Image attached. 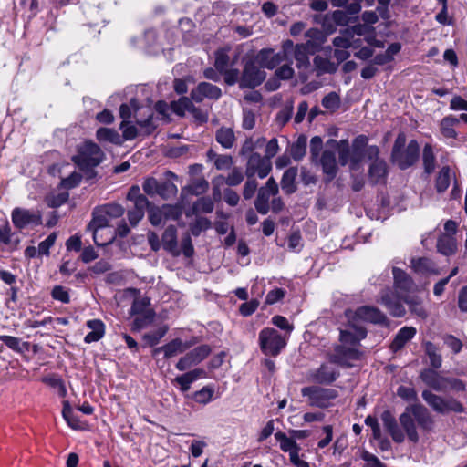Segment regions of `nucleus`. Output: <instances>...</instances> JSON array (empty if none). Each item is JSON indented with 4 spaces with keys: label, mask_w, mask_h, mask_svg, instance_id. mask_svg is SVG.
Listing matches in <instances>:
<instances>
[{
    "label": "nucleus",
    "mask_w": 467,
    "mask_h": 467,
    "mask_svg": "<svg viewBox=\"0 0 467 467\" xmlns=\"http://www.w3.org/2000/svg\"><path fill=\"white\" fill-rule=\"evenodd\" d=\"M384 428L397 443L404 442L407 438L416 444L420 441V432L428 433L433 431L435 421L428 409L420 403L408 406L399 417L400 427L393 415L386 410L381 414Z\"/></svg>",
    "instance_id": "f257e3e1"
},
{
    "label": "nucleus",
    "mask_w": 467,
    "mask_h": 467,
    "mask_svg": "<svg viewBox=\"0 0 467 467\" xmlns=\"http://www.w3.org/2000/svg\"><path fill=\"white\" fill-rule=\"evenodd\" d=\"M405 143L403 135H399L395 140L392 150V160L401 170H405L413 165L420 155L419 143L412 140L409 142L405 149H402Z\"/></svg>",
    "instance_id": "f03ea898"
},
{
    "label": "nucleus",
    "mask_w": 467,
    "mask_h": 467,
    "mask_svg": "<svg viewBox=\"0 0 467 467\" xmlns=\"http://www.w3.org/2000/svg\"><path fill=\"white\" fill-rule=\"evenodd\" d=\"M105 157L99 145L86 141L78 149V153L72 157L73 162L81 170L88 171L99 166Z\"/></svg>",
    "instance_id": "7ed1b4c3"
},
{
    "label": "nucleus",
    "mask_w": 467,
    "mask_h": 467,
    "mask_svg": "<svg viewBox=\"0 0 467 467\" xmlns=\"http://www.w3.org/2000/svg\"><path fill=\"white\" fill-rule=\"evenodd\" d=\"M287 335H282L273 327L263 328L258 335V344L262 353L269 357H276L287 344Z\"/></svg>",
    "instance_id": "20e7f679"
},
{
    "label": "nucleus",
    "mask_w": 467,
    "mask_h": 467,
    "mask_svg": "<svg viewBox=\"0 0 467 467\" xmlns=\"http://www.w3.org/2000/svg\"><path fill=\"white\" fill-rule=\"evenodd\" d=\"M346 317L349 322L363 326L364 323L388 326L389 319L387 316L379 308L369 306L358 307L355 310L348 309L345 312Z\"/></svg>",
    "instance_id": "39448f33"
},
{
    "label": "nucleus",
    "mask_w": 467,
    "mask_h": 467,
    "mask_svg": "<svg viewBox=\"0 0 467 467\" xmlns=\"http://www.w3.org/2000/svg\"><path fill=\"white\" fill-rule=\"evenodd\" d=\"M421 395L425 402L437 413L448 414L464 411L462 404L452 397H441L428 389L423 390Z\"/></svg>",
    "instance_id": "423d86ee"
},
{
    "label": "nucleus",
    "mask_w": 467,
    "mask_h": 467,
    "mask_svg": "<svg viewBox=\"0 0 467 467\" xmlns=\"http://www.w3.org/2000/svg\"><path fill=\"white\" fill-rule=\"evenodd\" d=\"M365 157L369 160L368 181L371 184L385 183L388 176L387 162L379 158V149L378 146H368L365 150Z\"/></svg>",
    "instance_id": "0eeeda50"
},
{
    "label": "nucleus",
    "mask_w": 467,
    "mask_h": 467,
    "mask_svg": "<svg viewBox=\"0 0 467 467\" xmlns=\"http://www.w3.org/2000/svg\"><path fill=\"white\" fill-rule=\"evenodd\" d=\"M301 393L304 397L308 398L309 405L318 408L329 407L338 396V392L334 389H324L317 386L305 387Z\"/></svg>",
    "instance_id": "6e6552de"
},
{
    "label": "nucleus",
    "mask_w": 467,
    "mask_h": 467,
    "mask_svg": "<svg viewBox=\"0 0 467 467\" xmlns=\"http://www.w3.org/2000/svg\"><path fill=\"white\" fill-rule=\"evenodd\" d=\"M292 49L293 42L286 40L283 43L282 51L275 53L272 49H262L257 54L256 60L261 67L273 69L286 59Z\"/></svg>",
    "instance_id": "1a4fd4ad"
},
{
    "label": "nucleus",
    "mask_w": 467,
    "mask_h": 467,
    "mask_svg": "<svg viewBox=\"0 0 467 467\" xmlns=\"http://www.w3.org/2000/svg\"><path fill=\"white\" fill-rule=\"evenodd\" d=\"M279 188L273 177H270L266 183L258 189L257 197L254 201L256 211L265 215L270 211V198L278 194Z\"/></svg>",
    "instance_id": "9d476101"
},
{
    "label": "nucleus",
    "mask_w": 467,
    "mask_h": 467,
    "mask_svg": "<svg viewBox=\"0 0 467 467\" xmlns=\"http://www.w3.org/2000/svg\"><path fill=\"white\" fill-rule=\"evenodd\" d=\"M14 226L22 230L27 226H38L42 224V215L37 210H28L16 207L11 213Z\"/></svg>",
    "instance_id": "9b49d317"
},
{
    "label": "nucleus",
    "mask_w": 467,
    "mask_h": 467,
    "mask_svg": "<svg viewBox=\"0 0 467 467\" xmlns=\"http://www.w3.org/2000/svg\"><path fill=\"white\" fill-rule=\"evenodd\" d=\"M265 78V71L253 60L245 63L243 74L240 78L241 88H254L259 86Z\"/></svg>",
    "instance_id": "f8f14e48"
},
{
    "label": "nucleus",
    "mask_w": 467,
    "mask_h": 467,
    "mask_svg": "<svg viewBox=\"0 0 467 467\" xmlns=\"http://www.w3.org/2000/svg\"><path fill=\"white\" fill-rule=\"evenodd\" d=\"M210 353L209 345H201L182 357L175 367L180 371H186L204 360Z\"/></svg>",
    "instance_id": "ddd939ff"
},
{
    "label": "nucleus",
    "mask_w": 467,
    "mask_h": 467,
    "mask_svg": "<svg viewBox=\"0 0 467 467\" xmlns=\"http://www.w3.org/2000/svg\"><path fill=\"white\" fill-rule=\"evenodd\" d=\"M271 170L272 164L268 159L262 157L259 153H253L248 158L245 174L247 178L257 174L260 179H264L270 173Z\"/></svg>",
    "instance_id": "4468645a"
},
{
    "label": "nucleus",
    "mask_w": 467,
    "mask_h": 467,
    "mask_svg": "<svg viewBox=\"0 0 467 467\" xmlns=\"http://www.w3.org/2000/svg\"><path fill=\"white\" fill-rule=\"evenodd\" d=\"M401 300L403 301V298L400 297L394 291L388 288L381 291L378 302L383 305L392 317H402L406 314V309L403 306Z\"/></svg>",
    "instance_id": "2eb2a0df"
},
{
    "label": "nucleus",
    "mask_w": 467,
    "mask_h": 467,
    "mask_svg": "<svg viewBox=\"0 0 467 467\" xmlns=\"http://www.w3.org/2000/svg\"><path fill=\"white\" fill-rule=\"evenodd\" d=\"M367 336L366 328L354 322H349L340 330L341 346L357 347Z\"/></svg>",
    "instance_id": "dca6fc26"
},
{
    "label": "nucleus",
    "mask_w": 467,
    "mask_h": 467,
    "mask_svg": "<svg viewBox=\"0 0 467 467\" xmlns=\"http://www.w3.org/2000/svg\"><path fill=\"white\" fill-rule=\"evenodd\" d=\"M360 357L361 352L357 347L338 346L335 348V352L330 355L329 360L331 363L349 368L352 367V362L358 360Z\"/></svg>",
    "instance_id": "f3484780"
},
{
    "label": "nucleus",
    "mask_w": 467,
    "mask_h": 467,
    "mask_svg": "<svg viewBox=\"0 0 467 467\" xmlns=\"http://www.w3.org/2000/svg\"><path fill=\"white\" fill-rule=\"evenodd\" d=\"M109 218L106 214L105 211L103 210V208L101 206L96 208L93 211L92 220L88 225V230L93 232V240H94V243L98 246L107 245L109 243H111V241H112V238H109V240H107L105 242L99 241V231L100 229H103V228L109 226Z\"/></svg>",
    "instance_id": "a211bd4d"
},
{
    "label": "nucleus",
    "mask_w": 467,
    "mask_h": 467,
    "mask_svg": "<svg viewBox=\"0 0 467 467\" xmlns=\"http://www.w3.org/2000/svg\"><path fill=\"white\" fill-rule=\"evenodd\" d=\"M369 27L365 25H358L351 28L345 29L340 36L333 39V45L336 48L348 49L354 45L353 37L355 36L366 35Z\"/></svg>",
    "instance_id": "6ab92c4d"
},
{
    "label": "nucleus",
    "mask_w": 467,
    "mask_h": 467,
    "mask_svg": "<svg viewBox=\"0 0 467 467\" xmlns=\"http://www.w3.org/2000/svg\"><path fill=\"white\" fill-rule=\"evenodd\" d=\"M196 344V340H189L182 341L181 338H175L169 342L168 344L157 348L153 350V356L158 355L161 352H163L165 358H171L172 357L177 356L178 354H182L193 345Z\"/></svg>",
    "instance_id": "aec40b11"
},
{
    "label": "nucleus",
    "mask_w": 467,
    "mask_h": 467,
    "mask_svg": "<svg viewBox=\"0 0 467 467\" xmlns=\"http://www.w3.org/2000/svg\"><path fill=\"white\" fill-rule=\"evenodd\" d=\"M221 96V88L208 82L199 83L191 92V99L196 102H202L204 99H218Z\"/></svg>",
    "instance_id": "412c9836"
},
{
    "label": "nucleus",
    "mask_w": 467,
    "mask_h": 467,
    "mask_svg": "<svg viewBox=\"0 0 467 467\" xmlns=\"http://www.w3.org/2000/svg\"><path fill=\"white\" fill-rule=\"evenodd\" d=\"M20 244V238L12 232L8 221L0 227V252H13L17 250Z\"/></svg>",
    "instance_id": "4be33fe9"
},
{
    "label": "nucleus",
    "mask_w": 467,
    "mask_h": 467,
    "mask_svg": "<svg viewBox=\"0 0 467 467\" xmlns=\"http://www.w3.org/2000/svg\"><path fill=\"white\" fill-rule=\"evenodd\" d=\"M420 378L430 388L436 391L446 390L447 378L441 376L434 369L427 368L421 371Z\"/></svg>",
    "instance_id": "5701e85b"
},
{
    "label": "nucleus",
    "mask_w": 467,
    "mask_h": 467,
    "mask_svg": "<svg viewBox=\"0 0 467 467\" xmlns=\"http://www.w3.org/2000/svg\"><path fill=\"white\" fill-rule=\"evenodd\" d=\"M294 53L295 59L296 61V67L299 70H303L304 73L308 72L310 69V60L309 55L315 53L316 51H312L308 46L306 44H300L293 46V49L290 53Z\"/></svg>",
    "instance_id": "b1692460"
},
{
    "label": "nucleus",
    "mask_w": 467,
    "mask_h": 467,
    "mask_svg": "<svg viewBox=\"0 0 467 467\" xmlns=\"http://www.w3.org/2000/svg\"><path fill=\"white\" fill-rule=\"evenodd\" d=\"M417 334V330L413 327H403L395 335L389 348L396 353L401 350L408 342H410Z\"/></svg>",
    "instance_id": "393cba45"
},
{
    "label": "nucleus",
    "mask_w": 467,
    "mask_h": 467,
    "mask_svg": "<svg viewBox=\"0 0 467 467\" xmlns=\"http://www.w3.org/2000/svg\"><path fill=\"white\" fill-rule=\"evenodd\" d=\"M338 372L330 365H321L311 374V379L320 384H329L337 379Z\"/></svg>",
    "instance_id": "a878e982"
},
{
    "label": "nucleus",
    "mask_w": 467,
    "mask_h": 467,
    "mask_svg": "<svg viewBox=\"0 0 467 467\" xmlns=\"http://www.w3.org/2000/svg\"><path fill=\"white\" fill-rule=\"evenodd\" d=\"M368 139L366 136L360 135L357 137L353 141V150L351 152V170L358 169L362 156H365V150L368 147Z\"/></svg>",
    "instance_id": "bb28decb"
},
{
    "label": "nucleus",
    "mask_w": 467,
    "mask_h": 467,
    "mask_svg": "<svg viewBox=\"0 0 467 467\" xmlns=\"http://www.w3.org/2000/svg\"><path fill=\"white\" fill-rule=\"evenodd\" d=\"M319 161L324 173L331 177H334L337 174V162L336 159V152L332 148H327L323 151Z\"/></svg>",
    "instance_id": "cd10ccee"
},
{
    "label": "nucleus",
    "mask_w": 467,
    "mask_h": 467,
    "mask_svg": "<svg viewBox=\"0 0 467 467\" xmlns=\"http://www.w3.org/2000/svg\"><path fill=\"white\" fill-rule=\"evenodd\" d=\"M392 274L396 290L409 292L412 289L414 283L407 273L398 267H393Z\"/></svg>",
    "instance_id": "c85d7f7f"
},
{
    "label": "nucleus",
    "mask_w": 467,
    "mask_h": 467,
    "mask_svg": "<svg viewBox=\"0 0 467 467\" xmlns=\"http://www.w3.org/2000/svg\"><path fill=\"white\" fill-rule=\"evenodd\" d=\"M411 266L415 273L422 275L439 274L436 265L431 259L426 257L412 259Z\"/></svg>",
    "instance_id": "c756f323"
},
{
    "label": "nucleus",
    "mask_w": 467,
    "mask_h": 467,
    "mask_svg": "<svg viewBox=\"0 0 467 467\" xmlns=\"http://www.w3.org/2000/svg\"><path fill=\"white\" fill-rule=\"evenodd\" d=\"M87 327L90 329V332H88L84 338L86 343L89 344L92 342H97L103 337L105 334V325L101 320H88L87 322Z\"/></svg>",
    "instance_id": "7c9ffc66"
},
{
    "label": "nucleus",
    "mask_w": 467,
    "mask_h": 467,
    "mask_svg": "<svg viewBox=\"0 0 467 467\" xmlns=\"http://www.w3.org/2000/svg\"><path fill=\"white\" fill-rule=\"evenodd\" d=\"M327 147L332 148L335 152L338 153L339 162L341 165H346L348 161L351 164V153L347 140L337 141L330 140L327 142Z\"/></svg>",
    "instance_id": "2f4dec72"
},
{
    "label": "nucleus",
    "mask_w": 467,
    "mask_h": 467,
    "mask_svg": "<svg viewBox=\"0 0 467 467\" xmlns=\"http://www.w3.org/2000/svg\"><path fill=\"white\" fill-rule=\"evenodd\" d=\"M215 140L223 148L231 149L236 141V137L232 128L221 127L215 132Z\"/></svg>",
    "instance_id": "473e14b6"
},
{
    "label": "nucleus",
    "mask_w": 467,
    "mask_h": 467,
    "mask_svg": "<svg viewBox=\"0 0 467 467\" xmlns=\"http://www.w3.org/2000/svg\"><path fill=\"white\" fill-rule=\"evenodd\" d=\"M306 36L308 38L305 43L312 49V51L318 50L326 41V36L323 31L317 28H310L306 32Z\"/></svg>",
    "instance_id": "72a5a7b5"
},
{
    "label": "nucleus",
    "mask_w": 467,
    "mask_h": 467,
    "mask_svg": "<svg viewBox=\"0 0 467 467\" xmlns=\"http://www.w3.org/2000/svg\"><path fill=\"white\" fill-rule=\"evenodd\" d=\"M437 249L444 255L454 254L457 249L455 238L451 234H441L437 242Z\"/></svg>",
    "instance_id": "f704fd0d"
},
{
    "label": "nucleus",
    "mask_w": 467,
    "mask_h": 467,
    "mask_svg": "<svg viewBox=\"0 0 467 467\" xmlns=\"http://www.w3.org/2000/svg\"><path fill=\"white\" fill-rule=\"evenodd\" d=\"M96 138L100 142H110L116 145H120L122 143V139L118 131L109 128L98 129Z\"/></svg>",
    "instance_id": "c9c22d12"
},
{
    "label": "nucleus",
    "mask_w": 467,
    "mask_h": 467,
    "mask_svg": "<svg viewBox=\"0 0 467 467\" xmlns=\"http://www.w3.org/2000/svg\"><path fill=\"white\" fill-rule=\"evenodd\" d=\"M403 301L408 305L411 314L425 319L428 317V312L423 306L422 301L418 296H406Z\"/></svg>",
    "instance_id": "e433bc0d"
},
{
    "label": "nucleus",
    "mask_w": 467,
    "mask_h": 467,
    "mask_svg": "<svg viewBox=\"0 0 467 467\" xmlns=\"http://www.w3.org/2000/svg\"><path fill=\"white\" fill-rule=\"evenodd\" d=\"M297 175L296 168H289L286 170L281 179V187L282 190L286 194H291L296 191L295 179Z\"/></svg>",
    "instance_id": "4c0bfd02"
},
{
    "label": "nucleus",
    "mask_w": 467,
    "mask_h": 467,
    "mask_svg": "<svg viewBox=\"0 0 467 467\" xmlns=\"http://www.w3.org/2000/svg\"><path fill=\"white\" fill-rule=\"evenodd\" d=\"M163 248L171 253L177 249V230L175 226H168L162 234Z\"/></svg>",
    "instance_id": "58836bf2"
},
{
    "label": "nucleus",
    "mask_w": 467,
    "mask_h": 467,
    "mask_svg": "<svg viewBox=\"0 0 467 467\" xmlns=\"http://www.w3.org/2000/svg\"><path fill=\"white\" fill-rule=\"evenodd\" d=\"M422 162L427 174H431L436 168V157L431 144L427 143L423 147Z\"/></svg>",
    "instance_id": "ea45409f"
},
{
    "label": "nucleus",
    "mask_w": 467,
    "mask_h": 467,
    "mask_svg": "<svg viewBox=\"0 0 467 467\" xmlns=\"http://www.w3.org/2000/svg\"><path fill=\"white\" fill-rule=\"evenodd\" d=\"M62 415L70 428H72L74 430H82L83 429L82 422L79 420L78 416L74 414L73 410L70 407L68 401L64 402Z\"/></svg>",
    "instance_id": "a19ab883"
},
{
    "label": "nucleus",
    "mask_w": 467,
    "mask_h": 467,
    "mask_svg": "<svg viewBox=\"0 0 467 467\" xmlns=\"http://www.w3.org/2000/svg\"><path fill=\"white\" fill-rule=\"evenodd\" d=\"M458 119L449 116L444 118L441 121V134L450 139H454L457 136V132L455 131V126L459 123Z\"/></svg>",
    "instance_id": "79ce46f5"
},
{
    "label": "nucleus",
    "mask_w": 467,
    "mask_h": 467,
    "mask_svg": "<svg viewBox=\"0 0 467 467\" xmlns=\"http://www.w3.org/2000/svg\"><path fill=\"white\" fill-rule=\"evenodd\" d=\"M177 192L178 188L172 182L164 181L159 182L156 195H159L163 200H170L175 197Z\"/></svg>",
    "instance_id": "37998d69"
},
{
    "label": "nucleus",
    "mask_w": 467,
    "mask_h": 467,
    "mask_svg": "<svg viewBox=\"0 0 467 467\" xmlns=\"http://www.w3.org/2000/svg\"><path fill=\"white\" fill-rule=\"evenodd\" d=\"M306 143L307 139L306 136L301 135L297 138V140L292 144L290 153L292 158L295 161H300L306 154Z\"/></svg>",
    "instance_id": "c03bdc74"
},
{
    "label": "nucleus",
    "mask_w": 467,
    "mask_h": 467,
    "mask_svg": "<svg viewBox=\"0 0 467 467\" xmlns=\"http://www.w3.org/2000/svg\"><path fill=\"white\" fill-rule=\"evenodd\" d=\"M424 348L426 355L430 359L431 366L435 369L440 368L442 364V359L438 351V348L431 342H426L424 344Z\"/></svg>",
    "instance_id": "a18cd8bd"
},
{
    "label": "nucleus",
    "mask_w": 467,
    "mask_h": 467,
    "mask_svg": "<svg viewBox=\"0 0 467 467\" xmlns=\"http://www.w3.org/2000/svg\"><path fill=\"white\" fill-rule=\"evenodd\" d=\"M314 66L317 70V75H321L323 73H334L337 68V65L320 56L315 57Z\"/></svg>",
    "instance_id": "49530a36"
},
{
    "label": "nucleus",
    "mask_w": 467,
    "mask_h": 467,
    "mask_svg": "<svg viewBox=\"0 0 467 467\" xmlns=\"http://www.w3.org/2000/svg\"><path fill=\"white\" fill-rule=\"evenodd\" d=\"M214 394V388L207 385L202 388L200 390L195 391L192 395V399L199 404H207L213 400Z\"/></svg>",
    "instance_id": "de8ad7c7"
},
{
    "label": "nucleus",
    "mask_w": 467,
    "mask_h": 467,
    "mask_svg": "<svg viewBox=\"0 0 467 467\" xmlns=\"http://www.w3.org/2000/svg\"><path fill=\"white\" fill-rule=\"evenodd\" d=\"M214 203L213 201L210 197H202L199 198L192 204V213L194 214L199 213H210L213 211Z\"/></svg>",
    "instance_id": "09e8293b"
},
{
    "label": "nucleus",
    "mask_w": 467,
    "mask_h": 467,
    "mask_svg": "<svg viewBox=\"0 0 467 467\" xmlns=\"http://www.w3.org/2000/svg\"><path fill=\"white\" fill-rule=\"evenodd\" d=\"M451 170L448 166H444L439 171L436 179V189L439 192H445L451 183Z\"/></svg>",
    "instance_id": "8fccbe9b"
},
{
    "label": "nucleus",
    "mask_w": 467,
    "mask_h": 467,
    "mask_svg": "<svg viewBox=\"0 0 467 467\" xmlns=\"http://www.w3.org/2000/svg\"><path fill=\"white\" fill-rule=\"evenodd\" d=\"M275 438L277 441L280 442V449L284 452H289L294 449L299 447L295 440L287 437V435L283 431H277L275 433Z\"/></svg>",
    "instance_id": "3c124183"
},
{
    "label": "nucleus",
    "mask_w": 467,
    "mask_h": 467,
    "mask_svg": "<svg viewBox=\"0 0 467 467\" xmlns=\"http://www.w3.org/2000/svg\"><path fill=\"white\" fill-rule=\"evenodd\" d=\"M0 340L3 341L10 349L18 353H22L24 351L22 347H26V348H27L28 346V343H22L20 338L12 336L0 335Z\"/></svg>",
    "instance_id": "603ef678"
},
{
    "label": "nucleus",
    "mask_w": 467,
    "mask_h": 467,
    "mask_svg": "<svg viewBox=\"0 0 467 467\" xmlns=\"http://www.w3.org/2000/svg\"><path fill=\"white\" fill-rule=\"evenodd\" d=\"M271 323L274 326L284 330V333L282 335H287V338H289L290 334L294 329V326L291 323H289L286 317L279 315L274 316L271 319Z\"/></svg>",
    "instance_id": "864d4df0"
},
{
    "label": "nucleus",
    "mask_w": 467,
    "mask_h": 467,
    "mask_svg": "<svg viewBox=\"0 0 467 467\" xmlns=\"http://www.w3.org/2000/svg\"><path fill=\"white\" fill-rule=\"evenodd\" d=\"M322 106L326 109L334 112L340 106V97L336 92H330L323 98Z\"/></svg>",
    "instance_id": "5fc2aeb1"
},
{
    "label": "nucleus",
    "mask_w": 467,
    "mask_h": 467,
    "mask_svg": "<svg viewBox=\"0 0 467 467\" xmlns=\"http://www.w3.org/2000/svg\"><path fill=\"white\" fill-rule=\"evenodd\" d=\"M192 106L191 99L187 97H182L178 101L171 104L173 111L180 116H183L186 111L190 112Z\"/></svg>",
    "instance_id": "6e6d98bb"
},
{
    "label": "nucleus",
    "mask_w": 467,
    "mask_h": 467,
    "mask_svg": "<svg viewBox=\"0 0 467 467\" xmlns=\"http://www.w3.org/2000/svg\"><path fill=\"white\" fill-rule=\"evenodd\" d=\"M219 179L224 180L228 186H237L243 182L244 174L240 168L235 167L225 179L223 176Z\"/></svg>",
    "instance_id": "4d7b16f0"
},
{
    "label": "nucleus",
    "mask_w": 467,
    "mask_h": 467,
    "mask_svg": "<svg viewBox=\"0 0 467 467\" xmlns=\"http://www.w3.org/2000/svg\"><path fill=\"white\" fill-rule=\"evenodd\" d=\"M397 395L406 401H417L418 400L417 391L413 387L400 386L397 389Z\"/></svg>",
    "instance_id": "13d9d810"
},
{
    "label": "nucleus",
    "mask_w": 467,
    "mask_h": 467,
    "mask_svg": "<svg viewBox=\"0 0 467 467\" xmlns=\"http://www.w3.org/2000/svg\"><path fill=\"white\" fill-rule=\"evenodd\" d=\"M101 207L109 219L119 218L125 213L124 207L119 203H109Z\"/></svg>",
    "instance_id": "bf43d9fd"
},
{
    "label": "nucleus",
    "mask_w": 467,
    "mask_h": 467,
    "mask_svg": "<svg viewBox=\"0 0 467 467\" xmlns=\"http://www.w3.org/2000/svg\"><path fill=\"white\" fill-rule=\"evenodd\" d=\"M293 114V104H286L276 115L275 120L279 126H285Z\"/></svg>",
    "instance_id": "052dcab7"
},
{
    "label": "nucleus",
    "mask_w": 467,
    "mask_h": 467,
    "mask_svg": "<svg viewBox=\"0 0 467 467\" xmlns=\"http://www.w3.org/2000/svg\"><path fill=\"white\" fill-rule=\"evenodd\" d=\"M161 207H151L149 209V221L153 226H159L166 222Z\"/></svg>",
    "instance_id": "680f3d73"
},
{
    "label": "nucleus",
    "mask_w": 467,
    "mask_h": 467,
    "mask_svg": "<svg viewBox=\"0 0 467 467\" xmlns=\"http://www.w3.org/2000/svg\"><path fill=\"white\" fill-rule=\"evenodd\" d=\"M228 64H229V56L224 50H219L215 53V68L219 71V73H222L223 71H225L228 69Z\"/></svg>",
    "instance_id": "e2e57ef3"
},
{
    "label": "nucleus",
    "mask_w": 467,
    "mask_h": 467,
    "mask_svg": "<svg viewBox=\"0 0 467 467\" xmlns=\"http://www.w3.org/2000/svg\"><path fill=\"white\" fill-rule=\"evenodd\" d=\"M150 305V300L147 297H137L134 299L131 308V315L144 314Z\"/></svg>",
    "instance_id": "0e129e2a"
},
{
    "label": "nucleus",
    "mask_w": 467,
    "mask_h": 467,
    "mask_svg": "<svg viewBox=\"0 0 467 467\" xmlns=\"http://www.w3.org/2000/svg\"><path fill=\"white\" fill-rule=\"evenodd\" d=\"M139 109L140 108L138 106L137 100L132 99L130 102V105L122 104L120 106L119 114L123 120L127 121V119L131 117L132 111L136 113Z\"/></svg>",
    "instance_id": "69168bd1"
},
{
    "label": "nucleus",
    "mask_w": 467,
    "mask_h": 467,
    "mask_svg": "<svg viewBox=\"0 0 467 467\" xmlns=\"http://www.w3.org/2000/svg\"><path fill=\"white\" fill-rule=\"evenodd\" d=\"M168 328L166 327H160L158 330L144 335V339L150 346H155L165 336Z\"/></svg>",
    "instance_id": "338daca9"
},
{
    "label": "nucleus",
    "mask_w": 467,
    "mask_h": 467,
    "mask_svg": "<svg viewBox=\"0 0 467 467\" xmlns=\"http://www.w3.org/2000/svg\"><path fill=\"white\" fill-rule=\"evenodd\" d=\"M56 239V233H52L44 241H42L37 247L39 255H48L49 249L54 245Z\"/></svg>",
    "instance_id": "774afa93"
}]
</instances>
